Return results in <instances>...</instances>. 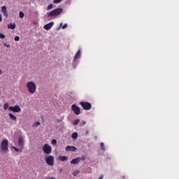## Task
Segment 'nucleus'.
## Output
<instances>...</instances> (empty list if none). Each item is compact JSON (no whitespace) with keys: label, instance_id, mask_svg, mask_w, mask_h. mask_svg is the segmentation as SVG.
Instances as JSON below:
<instances>
[{"label":"nucleus","instance_id":"nucleus-1","mask_svg":"<svg viewBox=\"0 0 179 179\" xmlns=\"http://www.w3.org/2000/svg\"><path fill=\"white\" fill-rule=\"evenodd\" d=\"M63 13V8H58L54 9L48 13L49 17H55L60 15Z\"/></svg>","mask_w":179,"mask_h":179},{"label":"nucleus","instance_id":"nucleus-2","mask_svg":"<svg viewBox=\"0 0 179 179\" xmlns=\"http://www.w3.org/2000/svg\"><path fill=\"white\" fill-rule=\"evenodd\" d=\"M27 88L30 94H34L36 90V85L34 82L29 81L27 83Z\"/></svg>","mask_w":179,"mask_h":179},{"label":"nucleus","instance_id":"nucleus-3","mask_svg":"<svg viewBox=\"0 0 179 179\" xmlns=\"http://www.w3.org/2000/svg\"><path fill=\"white\" fill-rule=\"evenodd\" d=\"M1 150L3 154H6L9 152L8 149V141L7 139H3L1 144Z\"/></svg>","mask_w":179,"mask_h":179},{"label":"nucleus","instance_id":"nucleus-4","mask_svg":"<svg viewBox=\"0 0 179 179\" xmlns=\"http://www.w3.org/2000/svg\"><path fill=\"white\" fill-rule=\"evenodd\" d=\"M45 161L46 162V164L50 166H53L55 164V159L54 156L52 155H48L45 158Z\"/></svg>","mask_w":179,"mask_h":179},{"label":"nucleus","instance_id":"nucleus-5","mask_svg":"<svg viewBox=\"0 0 179 179\" xmlns=\"http://www.w3.org/2000/svg\"><path fill=\"white\" fill-rule=\"evenodd\" d=\"M43 151L44 152L45 154L49 155L52 152V147L49 144L45 143L43 146Z\"/></svg>","mask_w":179,"mask_h":179},{"label":"nucleus","instance_id":"nucleus-6","mask_svg":"<svg viewBox=\"0 0 179 179\" xmlns=\"http://www.w3.org/2000/svg\"><path fill=\"white\" fill-rule=\"evenodd\" d=\"M80 104L82 106L84 110H90L92 108V104L89 102L81 101Z\"/></svg>","mask_w":179,"mask_h":179},{"label":"nucleus","instance_id":"nucleus-7","mask_svg":"<svg viewBox=\"0 0 179 179\" xmlns=\"http://www.w3.org/2000/svg\"><path fill=\"white\" fill-rule=\"evenodd\" d=\"M71 110L74 112L76 115H79L81 114L80 108L76 104H73L71 106Z\"/></svg>","mask_w":179,"mask_h":179},{"label":"nucleus","instance_id":"nucleus-8","mask_svg":"<svg viewBox=\"0 0 179 179\" xmlns=\"http://www.w3.org/2000/svg\"><path fill=\"white\" fill-rule=\"evenodd\" d=\"M9 110L13 113H20L21 111V108L19 106L15 105V106H10Z\"/></svg>","mask_w":179,"mask_h":179},{"label":"nucleus","instance_id":"nucleus-9","mask_svg":"<svg viewBox=\"0 0 179 179\" xmlns=\"http://www.w3.org/2000/svg\"><path fill=\"white\" fill-rule=\"evenodd\" d=\"M24 138L23 136H20L18 138V145L20 146L22 149L24 148Z\"/></svg>","mask_w":179,"mask_h":179},{"label":"nucleus","instance_id":"nucleus-10","mask_svg":"<svg viewBox=\"0 0 179 179\" xmlns=\"http://www.w3.org/2000/svg\"><path fill=\"white\" fill-rule=\"evenodd\" d=\"M53 25H54V22H50L48 24H45L43 28L44 29L49 31L52 28Z\"/></svg>","mask_w":179,"mask_h":179},{"label":"nucleus","instance_id":"nucleus-11","mask_svg":"<svg viewBox=\"0 0 179 179\" xmlns=\"http://www.w3.org/2000/svg\"><path fill=\"white\" fill-rule=\"evenodd\" d=\"M77 150V148L76 146L67 145L66 147V152H76Z\"/></svg>","mask_w":179,"mask_h":179},{"label":"nucleus","instance_id":"nucleus-12","mask_svg":"<svg viewBox=\"0 0 179 179\" xmlns=\"http://www.w3.org/2000/svg\"><path fill=\"white\" fill-rule=\"evenodd\" d=\"M1 13H3L4 17L7 18L8 17V13L7 10H6V6H1Z\"/></svg>","mask_w":179,"mask_h":179},{"label":"nucleus","instance_id":"nucleus-13","mask_svg":"<svg viewBox=\"0 0 179 179\" xmlns=\"http://www.w3.org/2000/svg\"><path fill=\"white\" fill-rule=\"evenodd\" d=\"M81 161V157H78L77 158L73 159L71 162V164H78Z\"/></svg>","mask_w":179,"mask_h":179},{"label":"nucleus","instance_id":"nucleus-14","mask_svg":"<svg viewBox=\"0 0 179 179\" xmlns=\"http://www.w3.org/2000/svg\"><path fill=\"white\" fill-rule=\"evenodd\" d=\"M80 53H81V50H79L78 51V52L76 53V55H75V57H74L73 62H76L77 59H80Z\"/></svg>","mask_w":179,"mask_h":179},{"label":"nucleus","instance_id":"nucleus-15","mask_svg":"<svg viewBox=\"0 0 179 179\" xmlns=\"http://www.w3.org/2000/svg\"><path fill=\"white\" fill-rule=\"evenodd\" d=\"M15 27H16V25L15 23H13V24L10 23V24H8V29H9L14 30L15 29Z\"/></svg>","mask_w":179,"mask_h":179},{"label":"nucleus","instance_id":"nucleus-16","mask_svg":"<svg viewBox=\"0 0 179 179\" xmlns=\"http://www.w3.org/2000/svg\"><path fill=\"white\" fill-rule=\"evenodd\" d=\"M59 159L62 162H65V161H67L68 159V157L67 156H62V155H59Z\"/></svg>","mask_w":179,"mask_h":179},{"label":"nucleus","instance_id":"nucleus-17","mask_svg":"<svg viewBox=\"0 0 179 179\" xmlns=\"http://www.w3.org/2000/svg\"><path fill=\"white\" fill-rule=\"evenodd\" d=\"M10 118L13 121H17V117L12 113H9Z\"/></svg>","mask_w":179,"mask_h":179},{"label":"nucleus","instance_id":"nucleus-18","mask_svg":"<svg viewBox=\"0 0 179 179\" xmlns=\"http://www.w3.org/2000/svg\"><path fill=\"white\" fill-rule=\"evenodd\" d=\"M71 137L73 140H76L78 137V134L77 132H74L72 134Z\"/></svg>","mask_w":179,"mask_h":179},{"label":"nucleus","instance_id":"nucleus-19","mask_svg":"<svg viewBox=\"0 0 179 179\" xmlns=\"http://www.w3.org/2000/svg\"><path fill=\"white\" fill-rule=\"evenodd\" d=\"M41 125V122H35L33 125L32 127L34 128H37L38 127H39Z\"/></svg>","mask_w":179,"mask_h":179},{"label":"nucleus","instance_id":"nucleus-20","mask_svg":"<svg viewBox=\"0 0 179 179\" xmlns=\"http://www.w3.org/2000/svg\"><path fill=\"white\" fill-rule=\"evenodd\" d=\"M62 25H63V23L61 22L60 23V27H62V29H65L68 27V24L67 23H65L63 26Z\"/></svg>","mask_w":179,"mask_h":179},{"label":"nucleus","instance_id":"nucleus-21","mask_svg":"<svg viewBox=\"0 0 179 179\" xmlns=\"http://www.w3.org/2000/svg\"><path fill=\"white\" fill-rule=\"evenodd\" d=\"M80 173V170H76L73 172V176L76 177Z\"/></svg>","mask_w":179,"mask_h":179},{"label":"nucleus","instance_id":"nucleus-22","mask_svg":"<svg viewBox=\"0 0 179 179\" xmlns=\"http://www.w3.org/2000/svg\"><path fill=\"white\" fill-rule=\"evenodd\" d=\"M12 148H13L17 152L22 153V150L18 149L17 148L13 146Z\"/></svg>","mask_w":179,"mask_h":179},{"label":"nucleus","instance_id":"nucleus-23","mask_svg":"<svg viewBox=\"0 0 179 179\" xmlns=\"http://www.w3.org/2000/svg\"><path fill=\"white\" fill-rule=\"evenodd\" d=\"M8 107H9V105H8V103H4V105H3V109H4L5 110H6L8 108Z\"/></svg>","mask_w":179,"mask_h":179},{"label":"nucleus","instance_id":"nucleus-24","mask_svg":"<svg viewBox=\"0 0 179 179\" xmlns=\"http://www.w3.org/2000/svg\"><path fill=\"white\" fill-rule=\"evenodd\" d=\"M80 122V120L79 119H77L76 120L73 121V125H78V123Z\"/></svg>","mask_w":179,"mask_h":179},{"label":"nucleus","instance_id":"nucleus-25","mask_svg":"<svg viewBox=\"0 0 179 179\" xmlns=\"http://www.w3.org/2000/svg\"><path fill=\"white\" fill-rule=\"evenodd\" d=\"M52 8H53V5L51 3V4H50V5L47 7V10H50L52 9Z\"/></svg>","mask_w":179,"mask_h":179},{"label":"nucleus","instance_id":"nucleus-26","mask_svg":"<svg viewBox=\"0 0 179 179\" xmlns=\"http://www.w3.org/2000/svg\"><path fill=\"white\" fill-rule=\"evenodd\" d=\"M101 149H102V150H106V148L104 146V143L102 142L101 143Z\"/></svg>","mask_w":179,"mask_h":179},{"label":"nucleus","instance_id":"nucleus-27","mask_svg":"<svg viewBox=\"0 0 179 179\" xmlns=\"http://www.w3.org/2000/svg\"><path fill=\"white\" fill-rule=\"evenodd\" d=\"M24 13H23L22 11H20V17L21 19H22V18H24Z\"/></svg>","mask_w":179,"mask_h":179},{"label":"nucleus","instance_id":"nucleus-28","mask_svg":"<svg viewBox=\"0 0 179 179\" xmlns=\"http://www.w3.org/2000/svg\"><path fill=\"white\" fill-rule=\"evenodd\" d=\"M57 143V141L56 139H52V142H51L52 145H56Z\"/></svg>","mask_w":179,"mask_h":179},{"label":"nucleus","instance_id":"nucleus-29","mask_svg":"<svg viewBox=\"0 0 179 179\" xmlns=\"http://www.w3.org/2000/svg\"><path fill=\"white\" fill-rule=\"evenodd\" d=\"M62 1V0H54L53 3H60Z\"/></svg>","mask_w":179,"mask_h":179},{"label":"nucleus","instance_id":"nucleus-30","mask_svg":"<svg viewBox=\"0 0 179 179\" xmlns=\"http://www.w3.org/2000/svg\"><path fill=\"white\" fill-rule=\"evenodd\" d=\"M15 41L18 42L20 41V36H16L14 38Z\"/></svg>","mask_w":179,"mask_h":179},{"label":"nucleus","instance_id":"nucleus-31","mask_svg":"<svg viewBox=\"0 0 179 179\" xmlns=\"http://www.w3.org/2000/svg\"><path fill=\"white\" fill-rule=\"evenodd\" d=\"M0 38L4 39L5 38V35L3 34L0 33Z\"/></svg>","mask_w":179,"mask_h":179},{"label":"nucleus","instance_id":"nucleus-32","mask_svg":"<svg viewBox=\"0 0 179 179\" xmlns=\"http://www.w3.org/2000/svg\"><path fill=\"white\" fill-rule=\"evenodd\" d=\"M3 45L8 48H10V45H7L6 43H3Z\"/></svg>","mask_w":179,"mask_h":179},{"label":"nucleus","instance_id":"nucleus-33","mask_svg":"<svg viewBox=\"0 0 179 179\" xmlns=\"http://www.w3.org/2000/svg\"><path fill=\"white\" fill-rule=\"evenodd\" d=\"M2 22V15L0 14V22Z\"/></svg>","mask_w":179,"mask_h":179},{"label":"nucleus","instance_id":"nucleus-34","mask_svg":"<svg viewBox=\"0 0 179 179\" xmlns=\"http://www.w3.org/2000/svg\"><path fill=\"white\" fill-rule=\"evenodd\" d=\"M98 179H103V175H101V177H99Z\"/></svg>","mask_w":179,"mask_h":179},{"label":"nucleus","instance_id":"nucleus-35","mask_svg":"<svg viewBox=\"0 0 179 179\" xmlns=\"http://www.w3.org/2000/svg\"><path fill=\"white\" fill-rule=\"evenodd\" d=\"M85 124H86V121L83 120V125H85Z\"/></svg>","mask_w":179,"mask_h":179},{"label":"nucleus","instance_id":"nucleus-36","mask_svg":"<svg viewBox=\"0 0 179 179\" xmlns=\"http://www.w3.org/2000/svg\"><path fill=\"white\" fill-rule=\"evenodd\" d=\"M3 74V71L0 69V76Z\"/></svg>","mask_w":179,"mask_h":179},{"label":"nucleus","instance_id":"nucleus-37","mask_svg":"<svg viewBox=\"0 0 179 179\" xmlns=\"http://www.w3.org/2000/svg\"><path fill=\"white\" fill-rule=\"evenodd\" d=\"M46 179H56L55 177H52L50 178H46Z\"/></svg>","mask_w":179,"mask_h":179},{"label":"nucleus","instance_id":"nucleus-38","mask_svg":"<svg viewBox=\"0 0 179 179\" xmlns=\"http://www.w3.org/2000/svg\"><path fill=\"white\" fill-rule=\"evenodd\" d=\"M81 159L85 160V157H82Z\"/></svg>","mask_w":179,"mask_h":179},{"label":"nucleus","instance_id":"nucleus-39","mask_svg":"<svg viewBox=\"0 0 179 179\" xmlns=\"http://www.w3.org/2000/svg\"><path fill=\"white\" fill-rule=\"evenodd\" d=\"M15 179H19V178H16Z\"/></svg>","mask_w":179,"mask_h":179},{"label":"nucleus","instance_id":"nucleus-40","mask_svg":"<svg viewBox=\"0 0 179 179\" xmlns=\"http://www.w3.org/2000/svg\"><path fill=\"white\" fill-rule=\"evenodd\" d=\"M79 179H81V178H79Z\"/></svg>","mask_w":179,"mask_h":179}]
</instances>
